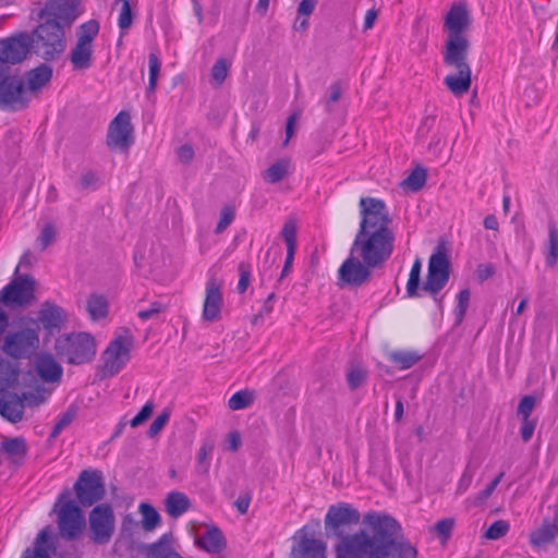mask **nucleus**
Masks as SVG:
<instances>
[{"mask_svg":"<svg viewBox=\"0 0 558 558\" xmlns=\"http://www.w3.org/2000/svg\"><path fill=\"white\" fill-rule=\"evenodd\" d=\"M361 514L357 509L347 502L331 505L324 519L327 536L339 541L335 545L336 558L341 546L352 545L364 554L362 558H416V548L401 535V525L392 517L380 512H367L363 518L365 529L353 534L347 530L357 525Z\"/></svg>","mask_w":558,"mask_h":558,"instance_id":"1","label":"nucleus"},{"mask_svg":"<svg viewBox=\"0 0 558 558\" xmlns=\"http://www.w3.org/2000/svg\"><path fill=\"white\" fill-rule=\"evenodd\" d=\"M359 206L361 222L351 248L367 265L380 267L393 251L392 217L379 198L361 197Z\"/></svg>","mask_w":558,"mask_h":558,"instance_id":"2","label":"nucleus"},{"mask_svg":"<svg viewBox=\"0 0 558 558\" xmlns=\"http://www.w3.org/2000/svg\"><path fill=\"white\" fill-rule=\"evenodd\" d=\"M471 24L470 14L464 4H453L445 19L448 37L442 53L444 64L454 69L456 73L444 78L447 88L457 97L466 94L472 84V71L468 63L470 40L463 34Z\"/></svg>","mask_w":558,"mask_h":558,"instance_id":"3","label":"nucleus"},{"mask_svg":"<svg viewBox=\"0 0 558 558\" xmlns=\"http://www.w3.org/2000/svg\"><path fill=\"white\" fill-rule=\"evenodd\" d=\"M41 21L31 35V46L38 57L45 61H51L65 50V27L53 21Z\"/></svg>","mask_w":558,"mask_h":558,"instance_id":"4","label":"nucleus"},{"mask_svg":"<svg viewBox=\"0 0 558 558\" xmlns=\"http://www.w3.org/2000/svg\"><path fill=\"white\" fill-rule=\"evenodd\" d=\"M33 326H24L8 331L0 340V350L13 360H28L40 347L39 326L31 320Z\"/></svg>","mask_w":558,"mask_h":558,"instance_id":"5","label":"nucleus"},{"mask_svg":"<svg viewBox=\"0 0 558 558\" xmlns=\"http://www.w3.org/2000/svg\"><path fill=\"white\" fill-rule=\"evenodd\" d=\"M54 351L62 361L72 365H81L94 359L96 342L87 332L64 333L56 339Z\"/></svg>","mask_w":558,"mask_h":558,"instance_id":"6","label":"nucleus"},{"mask_svg":"<svg viewBox=\"0 0 558 558\" xmlns=\"http://www.w3.org/2000/svg\"><path fill=\"white\" fill-rule=\"evenodd\" d=\"M54 510L58 512L61 537L68 541L78 538L85 527V517L80 507L70 499L69 490L60 494Z\"/></svg>","mask_w":558,"mask_h":558,"instance_id":"7","label":"nucleus"},{"mask_svg":"<svg viewBox=\"0 0 558 558\" xmlns=\"http://www.w3.org/2000/svg\"><path fill=\"white\" fill-rule=\"evenodd\" d=\"M31 101L22 77L11 75L4 65H0V108L8 111H21Z\"/></svg>","mask_w":558,"mask_h":558,"instance_id":"8","label":"nucleus"},{"mask_svg":"<svg viewBox=\"0 0 558 558\" xmlns=\"http://www.w3.org/2000/svg\"><path fill=\"white\" fill-rule=\"evenodd\" d=\"M98 33L99 23L96 20H90L77 28V39L69 56L74 71H84L92 66L93 41Z\"/></svg>","mask_w":558,"mask_h":558,"instance_id":"9","label":"nucleus"},{"mask_svg":"<svg viewBox=\"0 0 558 558\" xmlns=\"http://www.w3.org/2000/svg\"><path fill=\"white\" fill-rule=\"evenodd\" d=\"M133 336L129 330L114 338L102 353L101 374L104 377L117 375L129 362Z\"/></svg>","mask_w":558,"mask_h":558,"instance_id":"10","label":"nucleus"},{"mask_svg":"<svg viewBox=\"0 0 558 558\" xmlns=\"http://www.w3.org/2000/svg\"><path fill=\"white\" fill-rule=\"evenodd\" d=\"M36 281L31 275L15 277L0 291V304L9 307L28 306L35 299Z\"/></svg>","mask_w":558,"mask_h":558,"instance_id":"11","label":"nucleus"},{"mask_svg":"<svg viewBox=\"0 0 558 558\" xmlns=\"http://www.w3.org/2000/svg\"><path fill=\"white\" fill-rule=\"evenodd\" d=\"M74 490L83 507L100 501L106 494L102 473L98 470H83L74 484Z\"/></svg>","mask_w":558,"mask_h":558,"instance_id":"12","label":"nucleus"},{"mask_svg":"<svg viewBox=\"0 0 558 558\" xmlns=\"http://www.w3.org/2000/svg\"><path fill=\"white\" fill-rule=\"evenodd\" d=\"M373 268L377 267L375 265H367V263L362 260V256L350 248L349 257L338 269V286L340 288L362 287L369 281Z\"/></svg>","mask_w":558,"mask_h":558,"instance_id":"13","label":"nucleus"},{"mask_svg":"<svg viewBox=\"0 0 558 558\" xmlns=\"http://www.w3.org/2000/svg\"><path fill=\"white\" fill-rule=\"evenodd\" d=\"M90 538L96 544L110 542L116 526V519L112 507L109 504L96 506L88 515Z\"/></svg>","mask_w":558,"mask_h":558,"instance_id":"14","label":"nucleus"},{"mask_svg":"<svg viewBox=\"0 0 558 558\" xmlns=\"http://www.w3.org/2000/svg\"><path fill=\"white\" fill-rule=\"evenodd\" d=\"M450 277V262L446 253L438 248L428 260L426 280L423 290L435 295L445 288Z\"/></svg>","mask_w":558,"mask_h":558,"instance_id":"15","label":"nucleus"},{"mask_svg":"<svg viewBox=\"0 0 558 558\" xmlns=\"http://www.w3.org/2000/svg\"><path fill=\"white\" fill-rule=\"evenodd\" d=\"M134 143V128L131 116L126 111H120L110 122L107 133V146L110 149L128 151Z\"/></svg>","mask_w":558,"mask_h":558,"instance_id":"16","label":"nucleus"},{"mask_svg":"<svg viewBox=\"0 0 558 558\" xmlns=\"http://www.w3.org/2000/svg\"><path fill=\"white\" fill-rule=\"evenodd\" d=\"M78 0H48L39 10V20H49L63 27H70L77 17Z\"/></svg>","mask_w":558,"mask_h":558,"instance_id":"17","label":"nucleus"},{"mask_svg":"<svg viewBox=\"0 0 558 558\" xmlns=\"http://www.w3.org/2000/svg\"><path fill=\"white\" fill-rule=\"evenodd\" d=\"M31 35L20 33L0 40V65L4 63L16 64L22 62L28 54Z\"/></svg>","mask_w":558,"mask_h":558,"instance_id":"18","label":"nucleus"},{"mask_svg":"<svg viewBox=\"0 0 558 558\" xmlns=\"http://www.w3.org/2000/svg\"><path fill=\"white\" fill-rule=\"evenodd\" d=\"M222 304L221 284L215 277H211L206 283L202 318L208 323L218 320Z\"/></svg>","mask_w":558,"mask_h":558,"instance_id":"19","label":"nucleus"},{"mask_svg":"<svg viewBox=\"0 0 558 558\" xmlns=\"http://www.w3.org/2000/svg\"><path fill=\"white\" fill-rule=\"evenodd\" d=\"M68 320L66 312L53 302L46 301L41 304L38 314L37 322L43 328L50 333L56 330H60Z\"/></svg>","mask_w":558,"mask_h":558,"instance_id":"20","label":"nucleus"},{"mask_svg":"<svg viewBox=\"0 0 558 558\" xmlns=\"http://www.w3.org/2000/svg\"><path fill=\"white\" fill-rule=\"evenodd\" d=\"M326 544L306 534L300 536L291 549V558H326Z\"/></svg>","mask_w":558,"mask_h":558,"instance_id":"21","label":"nucleus"},{"mask_svg":"<svg viewBox=\"0 0 558 558\" xmlns=\"http://www.w3.org/2000/svg\"><path fill=\"white\" fill-rule=\"evenodd\" d=\"M35 369L46 383H58L63 374L62 366L50 353H41L36 357Z\"/></svg>","mask_w":558,"mask_h":558,"instance_id":"22","label":"nucleus"},{"mask_svg":"<svg viewBox=\"0 0 558 558\" xmlns=\"http://www.w3.org/2000/svg\"><path fill=\"white\" fill-rule=\"evenodd\" d=\"M25 78V89L28 92V96L31 97L33 94H37L49 84L52 78V68L46 63H41L35 69L29 70L26 73Z\"/></svg>","mask_w":558,"mask_h":558,"instance_id":"23","label":"nucleus"},{"mask_svg":"<svg viewBox=\"0 0 558 558\" xmlns=\"http://www.w3.org/2000/svg\"><path fill=\"white\" fill-rule=\"evenodd\" d=\"M195 543L198 547L210 554H219L226 547V538L217 526H207L205 533Z\"/></svg>","mask_w":558,"mask_h":558,"instance_id":"24","label":"nucleus"},{"mask_svg":"<svg viewBox=\"0 0 558 558\" xmlns=\"http://www.w3.org/2000/svg\"><path fill=\"white\" fill-rule=\"evenodd\" d=\"M24 408L17 393H7L0 398V414L12 423L22 420Z\"/></svg>","mask_w":558,"mask_h":558,"instance_id":"25","label":"nucleus"},{"mask_svg":"<svg viewBox=\"0 0 558 558\" xmlns=\"http://www.w3.org/2000/svg\"><path fill=\"white\" fill-rule=\"evenodd\" d=\"M191 506L189 497L181 492H170L165 499V508L171 518H179L189 510Z\"/></svg>","mask_w":558,"mask_h":558,"instance_id":"26","label":"nucleus"},{"mask_svg":"<svg viewBox=\"0 0 558 558\" xmlns=\"http://www.w3.org/2000/svg\"><path fill=\"white\" fill-rule=\"evenodd\" d=\"M1 449L15 464H21L27 453L26 441L22 437L4 439L1 442Z\"/></svg>","mask_w":558,"mask_h":558,"instance_id":"27","label":"nucleus"},{"mask_svg":"<svg viewBox=\"0 0 558 558\" xmlns=\"http://www.w3.org/2000/svg\"><path fill=\"white\" fill-rule=\"evenodd\" d=\"M172 535L163 534L157 542L146 548L148 558H174L179 554L172 548Z\"/></svg>","mask_w":558,"mask_h":558,"instance_id":"28","label":"nucleus"},{"mask_svg":"<svg viewBox=\"0 0 558 558\" xmlns=\"http://www.w3.org/2000/svg\"><path fill=\"white\" fill-rule=\"evenodd\" d=\"M86 312L92 320H100L108 315L109 304L105 295L92 293L86 300Z\"/></svg>","mask_w":558,"mask_h":558,"instance_id":"29","label":"nucleus"},{"mask_svg":"<svg viewBox=\"0 0 558 558\" xmlns=\"http://www.w3.org/2000/svg\"><path fill=\"white\" fill-rule=\"evenodd\" d=\"M20 375L16 364L0 356V392L15 386Z\"/></svg>","mask_w":558,"mask_h":558,"instance_id":"30","label":"nucleus"},{"mask_svg":"<svg viewBox=\"0 0 558 558\" xmlns=\"http://www.w3.org/2000/svg\"><path fill=\"white\" fill-rule=\"evenodd\" d=\"M50 533L48 527L43 529L36 537L34 548H27L22 558H50L49 548L45 544L49 541Z\"/></svg>","mask_w":558,"mask_h":558,"instance_id":"31","label":"nucleus"},{"mask_svg":"<svg viewBox=\"0 0 558 558\" xmlns=\"http://www.w3.org/2000/svg\"><path fill=\"white\" fill-rule=\"evenodd\" d=\"M215 449L213 439H205L196 454V471L199 474H207L210 468V456Z\"/></svg>","mask_w":558,"mask_h":558,"instance_id":"32","label":"nucleus"},{"mask_svg":"<svg viewBox=\"0 0 558 558\" xmlns=\"http://www.w3.org/2000/svg\"><path fill=\"white\" fill-rule=\"evenodd\" d=\"M556 531L558 532L557 522L551 524L549 522L544 523L537 530L533 531L530 535L531 543L536 546H541L554 541Z\"/></svg>","mask_w":558,"mask_h":558,"instance_id":"33","label":"nucleus"},{"mask_svg":"<svg viewBox=\"0 0 558 558\" xmlns=\"http://www.w3.org/2000/svg\"><path fill=\"white\" fill-rule=\"evenodd\" d=\"M545 260L548 267H555L558 262V230L555 223L548 226V246L545 252Z\"/></svg>","mask_w":558,"mask_h":558,"instance_id":"34","label":"nucleus"},{"mask_svg":"<svg viewBox=\"0 0 558 558\" xmlns=\"http://www.w3.org/2000/svg\"><path fill=\"white\" fill-rule=\"evenodd\" d=\"M289 168L290 161L280 159L263 173V179L269 183H278L289 173Z\"/></svg>","mask_w":558,"mask_h":558,"instance_id":"35","label":"nucleus"},{"mask_svg":"<svg viewBox=\"0 0 558 558\" xmlns=\"http://www.w3.org/2000/svg\"><path fill=\"white\" fill-rule=\"evenodd\" d=\"M389 359L392 363L398 365L400 369H408L421 360V355L412 351H397L391 352Z\"/></svg>","mask_w":558,"mask_h":558,"instance_id":"36","label":"nucleus"},{"mask_svg":"<svg viewBox=\"0 0 558 558\" xmlns=\"http://www.w3.org/2000/svg\"><path fill=\"white\" fill-rule=\"evenodd\" d=\"M140 511L143 515V520H142L143 529L147 532L154 531L160 523L159 513L156 511V509L153 506H150L146 502H142L140 505Z\"/></svg>","mask_w":558,"mask_h":558,"instance_id":"37","label":"nucleus"},{"mask_svg":"<svg viewBox=\"0 0 558 558\" xmlns=\"http://www.w3.org/2000/svg\"><path fill=\"white\" fill-rule=\"evenodd\" d=\"M426 182V170L424 168H416L407 179L401 182V186L411 192L420 191Z\"/></svg>","mask_w":558,"mask_h":558,"instance_id":"38","label":"nucleus"},{"mask_svg":"<svg viewBox=\"0 0 558 558\" xmlns=\"http://www.w3.org/2000/svg\"><path fill=\"white\" fill-rule=\"evenodd\" d=\"M421 268L422 263L418 258H416L412 265L407 282V294L409 298L417 296V290L421 280Z\"/></svg>","mask_w":558,"mask_h":558,"instance_id":"39","label":"nucleus"},{"mask_svg":"<svg viewBox=\"0 0 558 558\" xmlns=\"http://www.w3.org/2000/svg\"><path fill=\"white\" fill-rule=\"evenodd\" d=\"M254 401V392L250 390H240L235 392L228 401L231 410H242L250 407Z\"/></svg>","mask_w":558,"mask_h":558,"instance_id":"40","label":"nucleus"},{"mask_svg":"<svg viewBox=\"0 0 558 558\" xmlns=\"http://www.w3.org/2000/svg\"><path fill=\"white\" fill-rule=\"evenodd\" d=\"M470 298H471V294L468 289L461 290L457 296V305L453 311L457 325H460L462 323V320L464 319L465 313L469 307Z\"/></svg>","mask_w":558,"mask_h":558,"instance_id":"41","label":"nucleus"},{"mask_svg":"<svg viewBox=\"0 0 558 558\" xmlns=\"http://www.w3.org/2000/svg\"><path fill=\"white\" fill-rule=\"evenodd\" d=\"M148 68H149V78L147 86V95L153 94L157 86V78L160 72V61L156 53H150L148 56Z\"/></svg>","mask_w":558,"mask_h":558,"instance_id":"42","label":"nucleus"},{"mask_svg":"<svg viewBox=\"0 0 558 558\" xmlns=\"http://www.w3.org/2000/svg\"><path fill=\"white\" fill-rule=\"evenodd\" d=\"M75 416L76 410L74 408H69L64 413H62L59 416L57 423L54 424V427L50 433L49 438H57L58 435L74 421Z\"/></svg>","mask_w":558,"mask_h":558,"instance_id":"43","label":"nucleus"},{"mask_svg":"<svg viewBox=\"0 0 558 558\" xmlns=\"http://www.w3.org/2000/svg\"><path fill=\"white\" fill-rule=\"evenodd\" d=\"M114 5H120L118 25L121 29H128L132 25L133 15L129 0H117Z\"/></svg>","mask_w":558,"mask_h":558,"instance_id":"44","label":"nucleus"},{"mask_svg":"<svg viewBox=\"0 0 558 558\" xmlns=\"http://www.w3.org/2000/svg\"><path fill=\"white\" fill-rule=\"evenodd\" d=\"M229 72L227 60L223 58L218 59L211 68V80L216 86H221Z\"/></svg>","mask_w":558,"mask_h":558,"instance_id":"45","label":"nucleus"},{"mask_svg":"<svg viewBox=\"0 0 558 558\" xmlns=\"http://www.w3.org/2000/svg\"><path fill=\"white\" fill-rule=\"evenodd\" d=\"M19 399L21 400L23 408L25 405L36 407L44 402L45 390L43 388H36L33 391L23 392L21 396L19 395Z\"/></svg>","mask_w":558,"mask_h":558,"instance_id":"46","label":"nucleus"},{"mask_svg":"<svg viewBox=\"0 0 558 558\" xmlns=\"http://www.w3.org/2000/svg\"><path fill=\"white\" fill-rule=\"evenodd\" d=\"M366 377L367 372L364 368L360 366L352 367L347 375V380L350 389L355 390L359 387H361L365 383Z\"/></svg>","mask_w":558,"mask_h":558,"instance_id":"47","label":"nucleus"},{"mask_svg":"<svg viewBox=\"0 0 558 558\" xmlns=\"http://www.w3.org/2000/svg\"><path fill=\"white\" fill-rule=\"evenodd\" d=\"M342 95V87L339 82H333L328 88V96L323 100L327 112L333 111V106Z\"/></svg>","mask_w":558,"mask_h":558,"instance_id":"48","label":"nucleus"},{"mask_svg":"<svg viewBox=\"0 0 558 558\" xmlns=\"http://www.w3.org/2000/svg\"><path fill=\"white\" fill-rule=\"evenodd\" d=\"M234 209L231 206H223L220 210V219L216 226L215 232L217 234L222 233L234 219Z\"/></svg>","mask_w":558,"mask_h":558,"instance_id":"49","label":"nucleus"},{"mask_svg":"<svg viewBox=\"0 0 558 558\" xmlns=\"http://www.w3.org/2000/svg\"><path fill=\"white\" fill-rule=\"evenodd\" d=\"M169 418H170V410L165 409L150 424V426L147 430L148 437L154 438L155 436H157L160 433V430L166 426Z\"/></svg>","mask_w":558,"mask_h":558,"instance_id":"50","label":"nucleus"},{"mask_svg":"<svg viewBox=\"0 0 558 558\" xmlns=\"http://www.w3.org/2000/svg\"><path fill=\"white\" fill-rule=\"evenodd\" d=\"M167 310V305L161 302H153L150 303L149 307L146 310H141L137 314L140 319L143 322L148 319L157 318L161 313H163Z\"/></svg>","mask_w":558,"mask_h":558,"instance_id":"51","label":"nucleus"},{"mask_svg":"<svg viewBox=\"0 0 558 558\" xmlns=\"http://www.w3.org/2000/svg\"><path fill=\"white\" fill-rule=\"evenodd\" d=\"M54 238H56L54 227L51 222H48L41 229V231L37 238V242L40 245V248L44 251L53 242Z\"/></svg>","mask_w":558,"mask_h":558,"instance_id":"52","label":"nucleus"},{"mask_svg":"<svg viewBox=\"0 0 558 558\" xmlns=\"http://www.w3.org/2000/svg\"><path fill=\"white\" fill-rule=\"evenodd\" d=\"M509 530V524L506 521H495L485 532V537L488 539H498L502 537Z\"/></svg>","mask_w":558,"mask_h":558,"instance_id":"53","label":"nucleus"},{"mask_svg":"<svg viewBox=\"0 0 558 558\" xmlns=\"http://www.w3.org/2000/svg\"><path fill=\"white\" fill-rule=\"evenodd\" d=\"M154 409V402L151 400L147 401L141 411L130 421L131 427H138L145 421H147L153 414Z\"/></svg>","mask_w":558,"mask_h":558,"instance_id":"54","label":"nucleus"},{"mask_svg":"<svg viewBox=\"0 0 558 558\" xmlns=\"http://www.w3.org/2000/svg\"><path fill=\"white\" fill-rule=\"evenodd\" d=\"M453 526H454V520L452 518H446V519L439 520L435 524L434 529H435L436 533L438 534V536L441 537L444 542H446L450 537Z\"/></svg>","mask_w":558,"mask_h":558,"instance_id":"55","label":"nucleus"},{"mask_svg":"<svg viewBox=\"0 0 558 558\" xmlns=\"http://www.w3.org/2000/svg\"><path fill=\"white\" fill-rule=\"evenodd\" d=\"M535 408V398L532 396H525L521 399L517 413L521 418H530L531 413Z\"/></svg>","mask_w":558,"mask_h":558,"instance_id":"56","label":"nucleus"},{"mask_svg":"<svg viewBox=\"0 0 558 558\" xmlns=\"http://www.w3.org/2000/svg\"><path fill=\"white\" fill-rule=\"evenodd\" d=\"M281 234L287 244V251H295V226L293 223H286L282 228Z\"/></svg>","mask_w":558,"mask_h":558,"instance_id":"57","label":"nucleus"},{"mask_svg":"<svg viewBox=\"0 0 558 558\" xmlns=\"http://www.w3.org/2000/svg\"><path fill=\"white\" fill-rule=\"evenodd\" d=\"M239 272H240V279H239L236 289H238L239 293H244L250 284V278H251L250 267L246 264L241 263L239 265Z\"/></svg>","mask_w":558,"mask_h":558,"instance_id":"58","label":"nucleus"},{"mask_svg":"<svg viewBox=\"0 0 558 558\" xmlns=\"http://www.w3.org/2000/svg\"><path fill=\"white\" fill-rule=\"evenodd\" d=\"M363 554L362 547L355 548L352 545L341 546L338 549V558H362Z\"/></svg>","mask_w":558,"mask_h":558,"instance_id":"59","label":"nucleus"},{"mask_svg":"<svg viewBox=\"0 0 558 558\" xmlns=\"http://www.w3.org/2000/svg\"><path fill=\"white\" fill-rule=\"evenodd\" d=\"M98 182V174L94 171H86L82 173L80 179L81 187L84 190L94 189Z\"/></svg>","mask_w":558,"mask_h":558,"instance_id":"60","label":"nucleus"},{"mask_svg":"<svg viewBox=\"0 0 558 558\" xmlns=\"http://www.w3.org/2000/svg\"><path fill=\"white\" fill-rule=\"evenodd\" d=\"M495 274V267L492 264H480L476 268L478 281L484 282Z\"/></svg>","mask_w":558,"mask_h":558,"instance_id":"61","label":"nucleus"},{"mask_svg":"<svg viewBox=\"0 0 558 558\" xmlns=\"http://www.w3.org/2000/svg\"><path fill=\"white\" fill-rule=\"evenodd\" d=\"M252 500L251 493L241 494L234 501V506L241 514H246Z\"/></svg>","mask_w":558,"mask_h":558,"instance_id":"62","label":"nucleus"},{"mask_svg":"<svg viewBox=\"0 0 558 558\" xmlns=\"http://www.w3.org/2000/svg\"><path fill=\"white\" fill-rule=\"evenodd\" d=\"M521 420H522L521 437H522V440L524 442H526L533 436V433L535 429V422H533L530 418H521Z\"/></svg>","mask_w":558,"mask_h":558,"instance_id":"63","label":"nucleus"},{"mask_svg":"<svg viewBox=\"0 0 558 558\" xmlns=\"http://www.w3.org/2000/svg\"><path fill=\"white\" fill-rule=\"evenodd\" d=\"M179 160L183 163H189L194 158V150L191 145H182L177 150Z\"/></svg>","mask_w":558,"mask_h":558,"instance_id":"64","label":"nucleus"}]
</instances>
